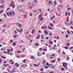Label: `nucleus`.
<instances>
[{
	"instance_id": "79ce46f5",
	"label": "nucleus",
	"mask_w": 73,
	"mask_h": 73,
	"mask_svg": "<svg viewBox=\"0 0 73 73\" xmlns=\"http://www.w3.org/2000/svg\"><path fill=\"white\" fill-rule=\"evenodd\" d=\"M7 51L8 52H11V50L10 49H8L7 50Z\"/></svg>"
},
{
	"instance_id": "6e6552de",
	"label": "nucleus",
	"mask_w": 73,
	"mask_h": 73,
	"mask_svg": "<svg viewBox=\"0 0 73 73\" xmlns=\"http://www.w3.org/2000/svg\"><path fill=\"white\" fill-rule=\"evenodd\" d=\"M57 1H54V5H57Z\"/></svg>"
},
{
	"instance_id": "9b49d317",
	"label": "nucleus",
	"mask_w": 73,
	"mask_h": 73,
	"mask_svg": "<svg viewBox=\"0 0 73 73\" xmlns=\"http://www.w3.org/2000/svg\"><path fill=\"white\" fill-rule=\"evenodd\" d=\"M35 45H36V46H38L39 44L38 43H36L34 44Z\"/></svg>"
},
{
	"instance_id": "aec40b11",
	"label": "nucleus",
	"mask_w": 73,
	"mask_h": 73,
	"mask_svg": "<svg viewBox=\"0 0 73 73\" xmlns=\"http://www.w3.org/2000/svg\"><path fill=\"white\" fill-rule=\"evenodd\" d=\"M50 44H53V42L52 41H51L50 40Z\"/></svg>"
},
{
	"instance_id": "680f3d73",
	"label": "nucleus",
	"mask_w": 73,
	"mask_h": 73,
	"mask_svg": "<svg viewBox=\"0 0 73 73\" xmlns=\"http://www.w3.org/2000/svg\"><path fill=\"white\" fill-rule=\"evenodd\" d=\"M49 35L50 36H52V33H50L49 34Z\"/></svg>"
},
{
	"instance_id": "603ef678",
	"label": "nucleus",
	"mask_w": 73,
	"mask_h": 73,
	"mask_svg": "<svg viewBox=\"0 0 73 73\" xmlns=\"http://www.w3.org/2000/svg\"><path fill=\"white\" fill-rule=\"evenodd\" d=\"M55 55V54H52V57H53V56H54Z\"/></svg>"
},
{
	"instance_id": "3c124183",
	"label": "nucleus",
	"mask_w": 73,
	"mask_h": 73,
	"mask_svg": "<svg viewBox=\"0 0 73 73\" xmlns=\"http://www.w3.org/2000/svg\"><path fill=\"white\" fill-rule=\"evenodd\" d=\"M12 14L13 15H15V12L13 11V12H12Z\"/></svg>"
},
{
	"instance_id": "f3484780",
	"label": "nucleus",
	"mask_w": 73,
	"mask_h": 73,
	"mask_svg": "<svg viewBox=\"0 0 73 73\" xmlns=\"http://www.w3.org/2000/svg\"><path fill=\"white\" fill-rule=\"evenodd\" d=\"M3 65L4 66H9V65L8 64H3Z\"/></svg>"
},
{
	"instance_id": "69168bd1",
	"label": "nucleus",
	"mask_w": 73,
	"mask_h": 73,
	"mask_svg": "<svg viewBox=\"0 0 73 73\" xmlns=\"http://www.w3.org/2000/svg\"><path fill=\"white\" fill-rule=\"evenodd\" d=\"M54 48H56V44H54Z\"/></svg>"
},
{
	"instance_id": "f257e3e1",
	"label": "nucleus",
	"mask_w": 73,
	"mask_h": 73,
	"mask_svg": "<svg viewBox=\"0 0 73 73\" xmlns=\"http://www.w3.org/2000/svg\"><path fill=\"white\" fill-rule=\"evenodd\" d=\"M67 65H68L67 63L64 62L62 63V66L63 67L66 69H68V67L67 66Z\"/></svg>"
},
{
	"instance_id": "2f4dec72",
	"label": "nucleus",
	"mask_w": 73,
	"mask_h": 73,
	"mask_svg": "<svg viewBox=\"0 0 73 73\" xmlns=\"http://www.w3.org/2000/svg\"><path fill=\"white\" fill-rule=\"evenodd\" d=\"M70 9H71V7L68 8L67 9V10H68V11H69V10H70Z\"/></svg>"
},
{
	"instance_id": "5fc2aeb1",
	"label": "nucleus",
	"mask_w": 73,
	"mask_h": 73,
	"mask_svg": "<svg viewBox=\"0 0 73 73\" xmlns=\"http://www.w3.org/2000/svg\"><path fill=\"white\" fill-rule=\"evenodd\" d=\"M17 53H21V52L20 51H17Z\"/></svg>"
},
{
	"instance_id": "5701e85b",
	"label": "nucleus",
	"mask_w": 73,
	"mask_h": 73,
	"mask_svg": "<svg viewBox=\"0 0 73 73\" xmlns=\"http://www.w3.org/2000/svg\"><path fill=\"white\" fill-rule=\"evenodd\" d=\"M33 65L34 66H36V67H38L39 66H37L36 64H34Z\"/></svg>"
},
{
	"instance_id": "c9c22d12",
	"label": "nucleus",
	"mask_w": 73,
	"mask_h": 73,
	"mask_svg": "<svg viewBox=\"0 0 73 73\" xmlns=\"http://www.w3.org/2000/svg\"><path fill=\"white\" fill-rule=\"evenodd\" d=\"M10 42L11 43H12L13 42V40H11Z\"/></svg>"
},
{
	"instance_id": "a19ab883",
	"label": "nucleus",
	"mask_w": 73,
	"mask_h": 73,
	"mask_svg": "<svg viewBox=\"0 0 73 73\" xmlns=\"http://www.w3.org/2000/svg\"><path fill=\"white\" fill-rule=\"evenodd\" d=\"M69 60V56H68V58L66 60L68 61Z\"/></svg>"
},
{
	"instance_id": "412c9836",
	"label": "nucleus",
	"mask_w": 73,
	"mask_h": 73,
	"mask_svg": "<svg viewBox=\"0 0 73 73\" xmlns=\"http://www.w3.org/2000/svg\"><path fill=\"white\" fill-rule=\"evenodd\" d=\"M44 38V35H42L41 36V38L42 39H43V38Z\"/></svg>"
},
{
	"instance_id": "4468645a",
	"label": "nucleus",
	"mask_w": 73,
	"mask_h": 73,
	"mask_svg": "<svg viewBox=\"0 0 73 73\" xmlns=\"http://www.w3.org/2000/svg\"><path fill=\"white\" fill-rule=\"evenodd\" d=\"M54 17H55V15H54L52 18H50V19H51V20L53 19H54Z\"/></svg>"
},
{
	"instance_id": "c756f323",
	"label": "nucleus",
	"mask_w": 73,
	"mask_h": 73,
	"mask_svg": "<svg viewBox=\"0 0 73 73\" xmlns=\"http://www.w3.org/2000/svg\"><path fill=\"white\" fill-rule=\"evenodd\" d=\"M50 26H51V27H53V24H52V23H50Z\"/></svg>"
},
{
	"instance_id": "864d4df0",
	"label": "nucleus",
	"mask_w": 73,
	"mask_h": 73,
	"mask_svg": "<svg viewBox=\"0 0 73 73\" xmlns=\"http://www.w3.org/2000/svg\"><path fill=\"white\" fill-rule=\"evenodd\" d=\"M45 67L46 69H48V67L47 66H45Z\"/></svg>"
},
{
	"instance_id": "ea45409f",
	"label": "nucleus",
	"mask_w": 73,
	"mask_h": 73,
	"mask_svg": "<svg viewBox=\"0 0 73 73\" xmlns=\"http://www.w3.org/2000/svg\"><path fill=\"white\" fill-rule=\"evenodd\" d=\"M16 37H17V35H15L14 36V38H16Z\"/></svg>"
},
{
	"instance_id": "09e8293b",
	"label": "nucleus",
	"mask_w": 73,
	"mask_h": 73,
	"mask_svg": "<svg viewBox=\"0 0 73 73\" xmlns=\"http://www.w3.org/2000/svg\"><path fill=\"white\" fill-rule=\"evenodd\" d=\"M24 17H25V18H26V17H27V15H25L24 16Z\"/></svg>"
},
{
	"instance_id": "de8ad7c7",
	"label": "nucleus",
	"mask_w": 73,
	"mask_h": 73,
	"mask_svg": "<svg viewBox=\"0 0 73 73\" xmlns=\"http://www.w3.org/2000/svg\"><path fill=\"white\" fill-rule=\"evenodd\" d=\"M61 70L62 71L64 70V68H61Z\"/></svg>"
},
{
	"instance_id": "c03bdc74",
	"label": "nucleus",
	"mask_w": 73,
	"mask_h": 73,
	"mask_svg": "<svg viewBox=\"0 0 73 73\" xmlns=\"http://www.w3.org/2000/svg\"><path fill=\"white\" fill-rule=\"evenodd\" d=\"M70 28H71V29H73V27L70 26Z\"/></svg>"
},
{
	"instance_id": "338daca9",
	"label": "nucleus",
	"mask_w": 73,
	"mask_h": 73,
	"mask_svg": "<svg viewBox=\"0 0 73 73\" xmlns=\"http://www.w3.org/2000/svg\"><path fill=\"white\" fill-rule=\"evenodd\" d=\"M14 63H15V62H12L11 63V65H12L13 64H14Z\"/></svg>"
},
{
	"instance_id": "c85d7f7f",
	"label": "nucleus",
	"mask_w": 73,
	"mask_h": 73,
	"mask_svg": "<svg viewBox=\"0 0 73 73\" xmlns=\"http://www.w3.org/2000/svg\"><path fill=\"white\" fill-rule=\"evenodd\" d=\"M66 45H67V46H70V43H67L66 44Z\"/></svg>"
},
{
	"instance_id": "7c9ffc66",
	"label": "nucleus",
	"mask_w": 73,
	"mask_h": 73,
	"mask_svg": "<svg viewBox=\"0 0 73 73\" xmlns=\"http://www.w3.org/2000/svg\"><path fill=\"white\" fill-rule=\"evenodd\" d=\"M37 54L39 56H41V55H40V52H38Z\"/></svg>"
},
{
	"instance_id": "0e129e2a",
	"label": "nucleus",
	"mask_w": 73,
	"mask_h": 73,
	"mask_svg": "<svg viewBox=\"0 0 73 73\" xmlns=\"http://www.w3.org/2000/svg\"><path fill=\"white\" fill-rule=\"evenodd\" d=\"M10 9V7H8V8H7V11L8 10H9Z\"/></svg>"
},
{
	"instance_id": "13d9d810",
	"label": "nucleus",
	"mask_w": 73,
	"mask_h": 73,
	"mask_svg": "<svg viewBox=\"0 0 73 73\" xmlns=\"http://www.w3.org/2000/svg\"><path fill=\"white\" fill-rule=\"evenodd\" d=\"M68 16H70V12L68 13Z\"/></svg>"
},
{
	"instance_id": "2eb2a0df",
	"label": "nucleus",
	"mask_w": 73,
	"mask_h": 73,
	"mask_svg": "<svg viewBox=\"0 0 73 73\" xmlns=\"http://www.w3.org/2000/svg\"><path fill=\"white\" fill-rule=\"evenodd\" d=\"M55 66H56L55 65H54L53 66H51V68L52 69H54V67H55Z\"/></svg>"
},
{
	"instance_id": "ddd939ff",
	"label": "nucleus",
	"mask_w": 73,
	"mask_h": 73,
	"mask_svg": "<svg viewBox=\"0 0 73 73\" xmlns=\"http://www.w3.org/2000/svg\"><path fill=\"white\" fill-rule=\"evenodd\" d=\"M1 57L2 58H4V59H5L7 58V57H4V56H1Z\"/></svg>"
},
{
	"instance_id": "7ed1b4c3",
	"label": "nucleus",
	"mask_w": 73,
	"mask_h": 73,
	"mask_svg": "<svg viewBox=\"0 0 73 73\" xmlns=\"http://www.w3.org/2000/svg\"><path fill=\"white\" fill-rule=\"evenodd\" d=\"M15 66H16L17 67H19V64H18V63H16L15 64H14Z\"/></svg>"
},
{
	"instance_id": "bf43d9fd",
	"label": "nucleus",
	"mask_w": 73,
	"mask_h": 73,
	"mask_svg": "<svg viewBox=\"0 0 73 73\" xmlns=\"http://www.w3.org/2000/svg\"><path fill=\"white\" fill-rule=\"evenodd\" d=\"M14 32L15 33V34H16L17 33V32L16 31H14Z\"/></svg>"
},
{
	"instance_id": "58836bf2",
	"label": "nucleus",
	"mask_w": 73,
	"mask_h": 73,
	"mask_svg": "<svg viewBox=\"0 0 73 73\" xmlns=\"http://www.w3.org/2000/svg\"><path fill=\"white\" fill-rule=\"evenodd\" d=\"M68 36H69V35H67L66 36V38H68Z\"/></svg>"
},
{
	"instance_id": "e433bc0d",
	"label": "nucleus",
	"mask_w": 73,
	"mask_h": 73,
	"mask_svg": "<svg viewBox=\"0 0 73 73\" xmlns=\"http://www.w3.org/2000/svg\"><path fill=\"white\" fill-rule=\"evenodd\" d=\"M13 45H16V43L15 42H13Z\"/></svg>"
},
{
	"instance_id": "052dcab7",
	"label": "nucleus",
	"mask_w": 73,
	"mask_h": 73,
	"mask_svg": "<svg viewBox=\"0 0 73 73\" xmlns=\"http://www.w3.org/2000/svg\"><path fill=\"white\" fill-rule=\"evenodd\" d=\"M44 29H46V28H47V27H46V26H44Z\"/></svg>"
},
{
	"instance_id": "20e7f679",
	"label": "nucleus",
	"mask_w": 73,
	"mask_h": 73,
	"mask_svg": "<svg viewBox=\"0 0 73 73\" xmlns=\"http://www.w3.org/2000/svg\"><path fill=\"white\" fill-rule=\"evenodd\" d=\"M48 4H53V2H52V1H49Z\"/></svg>"
},
{
	"instance_id": "cd10ccee",
	"label": "nucleus",
	"mask_w": 73,
	"mask_h": 73,
	"mask_svg": "<svg viewBox=\"0 0 73 73\" xmlns=\"http://www.w3.org/2000/svg\"><path fill=\"white\" fill-rule=\"evenodd\" d=\"M52 63H54L56 62V60H52Z\"/></svg>"
},
{
	"instance_id": "b1692460",
	"label": "nucleus",
	"mask_w": 73,
	"mask_h": 73,
	"mask_svg": "<svg viewBox=\"0 0 73 73\" xmlns=\"http://www.w3.org/2000/svg\"><path fill=\"white\" fill-rule=\"evenodd\" d=\"M69 17H68L67 19V22H69Z\"/></svg>"
},
{
	"instance_id": "774afa93",
	"label": "nucleus",
	"mask_w": 73,
	"mask_h": 73,
	"mask_svg": "<svg viewBox=\"0 0 73 73\" xmlns=\"http://www.w3.org/2000/svg\"><path fill=\"white\" fill-rule=\"evenodd\" d=\"M53 73L54 72L52 71H50L49 73Z\"/></svg>"
},
{
	"instance_id": "bb28decb",
	"label": "nucleus",
	"mask_w": 73,
	"mask_h": 73,
	"mask_svg": "<svg viewBox=\"0 0 73 73\" xmlns=\"http://www.w3.org/2000/svg\"><path fill=\"white\" fill-rule=\"evenodd\" d=\"M65 16H67V15H68V12H67L66 11L65 12Z\"/></svg>"
},
{
	"instance_id": "49530a36",
	"label": "nucleus",
	"mask_w": 73,
	"mask_h": 73,
	"mask_svg": "<svg viewBox=\"0 0 73 73\" xmlns=\"http://www.w3.org/2000/svg\"><path fill=\"white\" fill-rule=\"evenodd\" d=\"M73 47H70V50H71V49H73Z\"/></svg>"
},
{
	"instance_id": "37998d69",
	"label": "nucleus",
	"mask_w": 73,
	"mask_h": 73,
	"mask_svg": "<svg viewBox=\"0 0 73 73\" xmlns=\"http://www.w3.org/2000/svg\"><path fill=\"white\" fill-rule=\"evenodd\" d=\"M15 4L13 5V7H12L13 8H15Z\"/></svg>"
},
{
	"instance_id": "4d7b16f0",
	"label": "nucleus",
	"mask_w": 73,
	"mask_h": 73,
	"mask_svg": "<svg viewBox=\"0 0 73 73\" xmlns=\"http://www.w3.org/2000/svg\"><path fill=\"white\" fill-rule=\"evenodd\" d=\"M60 58H58L57 59V60L58 61H60Z\"/></svg>"
},
{
	"instance_id": "8fccbe9b",
	"label": "nucleus",
	"mask_w": 73,
	"mask_h": 73,
	"mask_svg": "<svg viewBox=\"0 0 73 73\" xmlns=\"http://www.w3.org/2000/svg\"><path fill=\"white\" fill-rule=\"evenodd\" d=\"M10 55H11V56H12V55H13V53H10Z\"/></svg>"
},
{
	"instance_id": "423d86ee",
	"label": "nucleus",
	"mask_w": 73,
	"mask_h": 73,
	"mask_svg": "<svg viewBox=\"0 0 73 73\" xmlns=\"http://www.w3.org/2000/svg\"><path fill=\"white\" fill-rule=\"evenodd\" d=\"M35 57L33 56H32L31 57V59H35Z\"/></svg>"
},
{
	"instance_id": "dca6fc26",
	"label": "nucleus",
	"mask_w": 73,
	"mask_h": 73,
	"mask_svg": "<svg viewBox=\"0 0 73 73\" xmlns=\"http://www.w3.org/2000/svg\"><path fill=\"white\" fill-rule=\"evenodd\" d=\"M14 72H16V71L15 70H13V71H11L10 72H11V73H14Z\"/></svg>"
},
{
	"instance_id": "a878e982",
	"label": "nucleus",
	"mask_w": 73,
	"mask_h": 73,
	"mask_svg": "<svg viewBox=\"0 0 73 73\" xmlns=\"http://www.w3.org/2000/svg\"><path fill=\"white\" fill-rule=\"evenodd\" d=\"M44 20V18L42 17L40 19V21H42V20Z\"/></svg>"
},
{
	"instance_id": "6e6d98bb",
	"label": "nucleus",
	"mask_w": 73,
	"mask_h": 73,
	"mask_svg": "<svg viewBox=\"0 0 73 73\" xmlns=\"http://www.w3.org/2000/svg\"><path fill=\"white\" fill-rule=\"evenodd\" d=\"M62 53L63 54H66V53H65V52H62Z\"/></svg>"
},
{
	"instance_id": "39448f33",
	"label": "nucleus",
	"mask_w": 73,
	"mask_h": 73,
	"mask_svg": "<svg viewBox=\"0 0 73 73\" xmlns=\"http://www.w3.org/2000/svg\"><path fill=\"white\" fill-rule=\"evenodd\" d=\"M44 33H45V34L46 35H47V34H48V32H47V31H46V30L44 31Z\"/></svg>"
},
{
	"instance_id": "393cba45",
	"label": "nucleus",
	"mask_w": 73,
	"mask_h": 73,
	"mask_svg": "<svg viewBox=\"0 0 73 73\" xmlns=\"http://www.w3.org/2000/svg\"><path fill=\"white\" fill-rule=\"evenodd\" d=\"M26 59L24 60H23V62L24 63H25Z\"/></svg>"
},
{
	"instance_id": "0eeeda50",
	"label": "nucleus",
	"mask_w": 73,
	"mask_h": 73,
	"mask_svg": "<svg viewBox=\"0 0 73 73\" xmlns=\"http://www.w3.org/2000/svg\"><path fill=\"white\" fill-rule=\"evenodd\" d=\"M23 31V30L22 29H21L20 30H18V32H22V31Z\"/></svg>"
},
{
	"instance_id": "f704fd0d",
	"label": "nucleus",
	"mask_w": 73,
	"mask_h": 73,
	"mask_svg": "<svg viewBox=\"0 0 73 73\" xmlns=\"http://www.w3.org/2000/svg\"><path fill=\"white\" fill-rule=\"evenodd\" d=\"M3 16L5 17V18H6V14H3Z\"/></svg>"
},
{
	"instance_id": "6ab92c4d",
	"label": "nucleus",
	"mask_w": 73,
	"mask_h": 73,
	"mask_svg": "<svg viewBox=\"0 0 73 73\" xmlns=\"http://www.w3.org/2000/svg\"><path fill=\"white\" fill-rule=\"evenodd\" d=\"M43 51H45V52H46L47 51V49H43Z\"/></svg>"
},
{
	"instance_id": "72a5a7b5",
	"label": "nucleus",
	"mask_w": 73,
	"mask_h": 73,
	"mask_svg": "<svg viewBox=\"0 0 73 73\" xmlns=\"http://www.w3.org/2000/svg\"><path fill=\"white\" fill-rule=\"evenodd\" d=\"M39 50H40V51H42V48H40L39 49Z\"/></svg>"
},
{
	"instance_id": "f03ea898",
	"label": "nucleus",
	"mask_w": 73,
	"mask_h": 73,
	"mask_svg": "<svg viewBox=\"0 0 73 73\" xmlns=\"http://www.w3.org/2000/svg\"><path fill=\"white\" fill-rule=\"evenodd\" d=\"M46 65H47V66H51L53 64H49V63L47 62V63H46Z\"/></svg>"
},
{
	"instance_id": "1a4fd4ad",
	"label": "nucleus",
	"mask_w": 73,
	"mask_h": 73,
	"mask_svg": "<svg viewBox=\"0 0 73 73\" xmlns=\"http://www.w3.org/2000/svg\"><path fill=\"white\" fill-rule=\"evenodd\" d=\"M36 39H38L40 38V35H38V37H36Z\"/></svg>"
},
{
	"instance_id": "a18cd8bd",
	"label": "nucleus",
	"mask_w": 73,
	"mask_h": 73,
	"mask_svg": "<svg viewBox=\"0 0 73 73\" xmlns=\"http://www.w3.org/2000/svg\"><path fill=\"white\" fill-rule=\"evenodd\" d=\"M9 13L10 14V16H12V12H9Z\"/></svg>"
},
{
	"instance_id": "f8f14e48",
	"label": "nucleus",
	"mask_w": 73,
	"mask_h": 73,
	"mask_svg": "<svg viewBox=\"0 0 73 73\" xmlns=\"http://www.w3.org/2000/svg\"><path fill=\"white\" fill-rule=\"evenodd\" d=\"M48 29H52V28L50 27L49 26H48Z\"/></svg>"
},
{
	"instance_id": "a211bd4d",
	"label": "nucleus",
	"mask_w": 73,
	"mask_h": 73,
	"mask_svg": "<svg viewBox=\"0 0 73 73\" xmlns=\"http://www.w3.org/2000/svg\"><path fill=\"white\" fill-rule=\"evenodd\" d=\"M35 32V29H33L31 32V33H33Z\"/></svg>"
},
{
	"instance_id": "e2e57ef3",
	"label": "nucleus",
	"mask_w": 73,
	"mask_h": 73,
	"mask_svg": "<svg viewBox=\"0 0 73 73\" xmlns=\"http://www.w3.org/2000/svg\"><path fill=\"white\" fill-rule=\"evenodd\" d=\"M41 28H42V29H44V27L42 26L41 27Z\"/></svg>"
},
{
	"instance_id": "4c0bfd02",
	"label": "nucleus",
	"mask_w": 73,
	"mask_h": 73,
	"mask_svg": "<svg viewBox=\"0 0 73 73\" xmlns=\"http://www.w3.org/2000/svg\"><path fill=\"white\" fill-rule=\"evenodd\" d=\"M3 12H4L3 10H2L1 11H0V13H3Z\"/></svg>"
},
{
	"instance_id": "4be33fe9",
	"label": "nucleus",
	"mask_w": 73,
	"mask_h": 73,
	"mask_svg": "<svg viewBox=\"0 0 73 73\" xmlns=\"http://www.w3.org/2000/svg\"><path fill=\"white\" fill-rule=\"evenodd\" d=\"M64 48L65 49H69V48L66 46H64Z\"/></svg>"
},
{
	"instance_id": "473e14b6",
	"label": "nucleus",
	"mask_w": 73,
	"mask_h": 73,
	"mask_svg": "<svg viewBox=\"0 0 73 73\" xmlns=\"http://www.w3.org/2000/svg\"><path fill=\"white\" fill-rule=\"evenodd\" d=\"M18 26H19V28H20V27H21V25L19 23V24L18 25Z\"/></svg>"
},
{
	"instance_id": "9d476101",
	"label": "nucleus",
	"mask_w": 73,
	"mask_h": 73,
	"mask_svg": "<svg viewBox=\"0 0 73 73\" xmlns=\"http://www.w3.org/2000/svg\"><path fill=\"white\" fill-rule=\"evenodd\" d=\"M42 14H40L39 15L38 19H40L42 17Z\"/></svg>"
}]
</instances>
